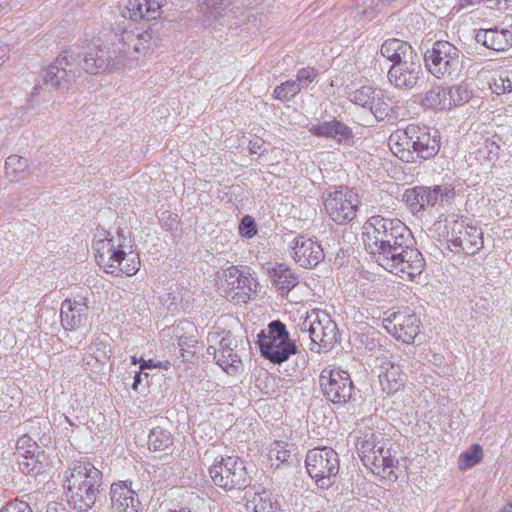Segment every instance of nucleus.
<instances>
[{"label":"nucleus","mask_w":512,"mask_h":512,"mask_svg":"<svg viewBox=\"0 0 512 512\" xmlns=\"http://www.w3.org/2000/svg\"><path fill=\"white\" fill-rule=\"evenodd\" d=\"M20 512H33L28 504L20 503L18 504Z\"/></svg>","instance_id":"nucleus-62"},{"label":"nucleus","mask_w":512,"mask_h":512,"mask_svg":"<svg viewBox=\"0 0 512 512\" xmlns=\"http://www.w3.org/2000/svg\"><path fill=\"white\" fill-rule=\"evenodd\" d=\"M384 321L386 330L403 343H411L419 333V319L414 313L392 312Z\"/></svg>","instance_id":"nucleus-14"},{"label":"nucleus","mask_w":512,"mask_h":512,"mask_svg":"<svg viewBox=\"0 0 512 512\" xmlns=\"http://www.w3.org/2000/svg\"><path fill=\"white\" fill-rule=\"evenodd\" d=\"M7 12V6L6 5H1L0 4V14H3V13H6Z\"/></svg>","instance_id":"nucleus-64"},{"label":"nucleus","mask_w":512,"mask_h":512,"mask_svg":"<svg viewBox=\"0 0 512 512\" xmlns=\"http://www.w3.org/2000/svg\"><path fill=\"white\" fill-rule=\"evenodd\" d=\"M376 95H380V90L371 86H362L350 92L348 98L352 103L369 110Z\"/></svg>","instance_id":"nucleus-37"},{"label":"nucleus","mask_w":512,"mask_h":512,"mask_svg":"<svg viewBox=\"0 0 512 512\" xmlns=\"http://www.w3.org/2000/svg\"><path fill=\"white\" fill-rule=\"evenodd\" d=\"M309 132L317 137L332 138L339 143L346 142L353 137L352 130L336 119L311 124Z\"/></svg>","instance_id":"nucleus-25"},{"label":"nucleus","mask_w":512,"mask_h":512,"mask_svg":"<svg viewBox=\"0 0 512 512\" xmlns=\"http://www.w3.org/2000/svg\"><path fill=\"white\" fill-rule=\"evenodd\" d=\"M421 105L425 109H450V102L447 101L446 90L439 86L433 85L421 99Z\"/></svg>","instance_id":"nucleus-30"},{"label":"nucleus","mask_w":512,"mask_h":512,"mask_svg":"<svg viewBox=\"0 0 512 512\" xmlns=\"http://www.w3.org/2000/svg\"><path fill=\"white\" fill-rule=\"evenodd\" d=\"M110 498L113 512H139L141 509V502L127 481L113 483Z\"/></svg>","instance_id":"nucleus-19"},{"label":"nucleus","mask_w":512,"mask_h":512,"mask_svg":"<svg viewBox=\"0 0 512 512\" xmlns=\"http://www.w3.org/2000/svg\"><path fill=\"white\" fill-rule=\"evenodd\" d=\"M207 354H208V355H213V356H214L215 361L217 362L218 351H217V348H216V347H214V346H209V347L207 348Z\"/></svg>","instance_id":"nucleus-60"},{"label":"nucleus","mask_w":512,"mask_h":512,"mask_svg":"<svg viewBox=\"0 0 512 512\" xmlns=\"http://www.w3.org/2000/svg\"><path fill=\"white\" fill-rule=\"evenodd\" d=\"M269 456L271 459L275 458L281 463L288 462L291 457V450L289 445L285 442L275 441L269 450Z\"/></svg>","instance_id":"nucleus-45"},{"label":"nucleus","mask_w":512,"mask_h":512,"mask_svg":"<svg viewBox=\"0 0 512 512\" xmlns=\"http://www.w3.org/2000/svg\"><path fill=\"white\" fill-rule=\"evenodd\" d=\"M446 230L448 248L454 253L472 256L483 247L481 228L471 225L466 218L447 219Z\"/></svg>","instance_id":"nucleus-7"},{"label":"nucleus","mask_w":512,"mask_h":512,"mask_svg":"<svg viewBox=\"0 0 512 512\" xmlns=\"http://www.w3.org/2000/svg\"><path fill=\"white\" fill-rule=\"evenodd\" d=\"M241 234L245 237L251 238L255 235L256 229L254 221L250 216H245L240 225Z\"/></svg>","instance_id":"nucleus-49"},{"label":"nucleus","mask_w":512,"mask_h":512,"mask_svg":"<svg viewBox=\"0 0 512 512\" xmlns=\"http://www.w3.org/2000/svg\"><path fill=\"white\" fill-rule=\"evenodd\" d=\"M478 2H481V0H460V5L462 7L474 5Z\"/></svg>","instance_id":"nucleus-61"},{"label":"nucleus","mask_w":512,"mask_h":512,"mask_svg":"<svg viewBox=\"0 0 512 512\" xmlns=\"http://www.w3.org/2000/svg\"><path fill=\"white\" fill-rule=\"evenodd\" d=\"M203 4L206 6V9L210 11L211 14L217 16L221 14L226 7L229 6L228 0H202Z\"/></svg>","instance_id":"nucleus-48"},{"label":"nucleus","mask_w":512,"mask_h":512,"mask_svg":"<svg viewBox=\"0 0 512 512\" xmlns=\"http://www.w3.org/2000/svg\"><path fill=\"white\" fill-rule=\"evenodd\" d=\"M10 48L7 44L0 42V65L9 59Z\"/></svg>","instance_id":"nucleus-56"},{"label":"nucleus","mask_w":512,"mask_h":512,"mask_svg":"<svg viewBox=\"0 0 512 512\" xmlns=\"http://www.w3.org/2000/svg\"><path fill=\"white\" fill-rule=\"evenodd\" d=\"M440 149V136L437 130L417 126V134L413 140V151L421 159L427 160L437 155Z\"/></svg>","instance_id":"nucleus-23"},{"label":"nucleus","mask_w":512,"mask_h":512,"mask_svg":"<svg viewBox=\"0 0 512 512\" xmlns=\"http://www.w3.org/2000/svg\"><path fill=\"white\" fill-rule=\"evenodd\" d=\"M16 450L19 456L34 454L37 453L38 451H41L36 441L33 440L28 435H23L21 438L18 439L16 444Z\"/></svg>","instance_id":"nucleus-46"},{"label":"nucleus","mask_w":512,"mask_h":512,"mask_svg":"<svg viewBox=\"0 0 512 512\" xmlns=\"http://www.w3.org/2000/svg\"><path fill=\"white\" fill-rule=\"evenodd\" d=\"M307 472L320 489H329L339 473L337 452L329 447L310 450L305 459Z\"/></svg>","instance_id":"nucleus-8"},{"label":"nucleus","mask_w":512,"mask_h":512,"mask_svg":"<svg viewBox=\"0 0 512 512\" xmlns=\"http://www.w3.org/2000/svg\"><path fill=\"white\" fill-rule=\"evenodd\" d=\"M157 40L155 32L148 29L144 32L123 31L119 38L120 49H127V61L136 58L138 54H145L150 45Z\"/></svg>","instance_id":"nucleus-21"},{"label":"nucleus","mask_w":512,"mask_h":512,"mask_svg":"<svg viewBox=\"0 0 512 512\" xmlns=\"http://www.w3.org/2000/svg\"><path fill=\"white\" fill-rule=\"evenodd\" d=\"M300 331L308 333L314 345L312 351L330 348L336 342V324L322 311L313 310L299 324Z\"/></svg>","instance_id":"nucleus-10"},{"label":"nucleus","mask_w":512,"mask_h":512,"mask_svg":"<svg viewBox=\"0 0 512 512\" xmlns=\"http://www.w3.org/2000/svg\"><path fill=\"white\" fill-rule=\"evenodd\" d=\"M292 257L303 268H313L324 259L322 246L315 240L299 235L290 244Z\"/></svg>","instance_id":"nucleus-17"},{"label":"nucleus","mask_w":512,"mask_h":512,"mask_svg":"<svg viewBox=\"0 0 512 512\" xmlns=\"http://www.w3.org/2000/svg\"><path fill=\"white\" fill-rule=\"evenodd\" d=\"M446 93L447 101L450 102V108L452 106L462 105L468 102L471 98V92L469 91L467 85L463 83L450 87L448 90H446Z\"/></svg>","instance_id":"nucleus-42"},{"label":"nucleus","mask_w":512,"mask_h":512,"mask_svg":"<svg viewBox=\"0 0 512 512\" xmlns=\"http://www.w3.org/2000/svg\"><path fill=\"white\" fill-rule=\"evenodd\" d=\"M141 370H145V369H150V368H156L158 367V364L154 363L153 360H142V363H141Z\"/></svg>","instance_id":"nucleus-57"},{"label":"nucleus","mask_w":512,"mask_h":512,"mask_svg":"<svg viewBox=\"0 0 512 512\" xmlns=\"http://www.w3.org/2000/svg\"><path fill=\"white\" fill-rule=\"evenodd\" d=\"M232 343L233 339L230 336L222 337L219 343V348L217 349L218 355L229 354L228 356H231V353L234 352Z\"/></svg>","instance_id":"nucleus-51"},{"label":"nucleus","mask_w":512,"mask_h":512,"mask_svg":"<svg viewBox=\"0 0 512 512\" xmlns=\"http://www.w3.org/2000/svg\"><path fill=\"white\" fill-rule=\"evenodd\" d=\"M66 474L64 488L69 502L78 511H88L102 492V472L89 461L80 460Z\"/></svg>","instance_id":"nucleus-4"},{"label":"nucleus","mask_w":512,"mask_h":512,"mask_svg":"<svg viewBox=\"0 0 512 512\" xmlns=\"http://www.w3.org/2000/svg\"><path fill=\"white\" fill-rule=\"evenodd\" d=\"M388 80L392 86L399 90H412L418 86L419 81L424 76L421 64V58L409 61L401 66H391L388 70Z\"/></svg>","instance_id":"nucleus-16"},{"label":"nucleus","mask_w":512,"mask_h":512,"mask_svg":"<svg viewBox=\"0 0 512 512\" xmlns=\"http://www.w3.org/2000/svg\"><path fill=\"white\" fill-rule=\"evenodd\" d=\"M503 512H512V504L509 503L503 508Z\"/></svg>","instance_id":"nucleus-63"},{"label":"nucleus","mask_w":512,"mask_h":512,"mask_svg":"<svg viewBox=\"0 0 512 512\" xmlns=\"http://www.w3.org/2000/svg\"><path fill=\"white\" fill-rule=\"evenodd\" d=\"M142 379H141V372H136L135 376H134V382L132 384V388L134 390H137L138 388V385L141 383Z\"/></svg>","instance_id":"nucleus-59"},{"label":"nucleus","mask_w":512,"mask_h":512,"mask_svg":"<svg viewBox=\"0 0 512 512\" xmlns=\"http://www.w3.org/2000/svg\"><path fill=\"white\" fill-rule=\"evenodd\" d=\"M163 0H122L121 14L132 21L156 19L161 12Z\"/></svg>","instance_id":"nucleus-18"},{"label":"nucleus","mask_w":512,"mask_h":512,"mask_svg":"<svg viewBox=\"0 0 512 512\" xmlns=\"http://www.w3.org/2000/svg\"><path fill=\"white\" fill-rule=\"evenodd\" d=\"M452 194V190L445 185H436L433 188L415 186L407 189L403 194V201L409 210L415 214L426 207H433Z\"/></svg>","instance_id":"nucleus-13"},{"label":"nucleus","mask_w":512,"mask_h":512,"mask_svg":"<svg viewBox=\"0 0 512 512\" xmlns=\"http://www.w3.org/2000/svg\"><path fill=\"white\" fill-rule=\"evenodd\" d=\"M91 356L87 353L85 354L83 358V366L86 370L91 371H99V369L103 366V364H96L95 360H91Z\"/></svg>","instance_id":"nucleus-55"},{"label":"nucleus","mask_w":512,"mask_h":512,"mask_svg":"<svg viewBox=\"0 0 512 512\" xmlns=\"http://www.w3.org/2000/svg\"><path fill=\"white\" fill-rule=\"evenodd\" d=\"M264 140L261 138H255L249 142V151L252 154H258L261 155L265 152L264 148Z\"/></svg>","instance_id":"nucleus-52"},{"label":"nucleus","mask_w":512,"mask_h":512,"mask_svg":"<svg viewBox=\"0 0 512 512\" xmlns=\"http://www.w3.org/2000/svg\"><path fill=\"white\" fill-rule=\"evenodd\" d=\"M87 354L91 356V360H95L96 364L104 365L109 360L112 349L106 342L96 341L89 346Z\"/></svg>","instance_id":"nucleus-41"},{"label":"nucleus","mask_w":512,"mask_h":512,"mask_svg":"<svg viewBox=\"0 0 512 512\" xmlns=\"http://www.w3.org/2000/svg\"><path fill=\"white\" fill-rule=\"evenodd\" d=\"M266 271L273 284L281 291L289 292L298 283V275L286 264L267 263Z\"/></svg>","instance_id":"nucleus-26"},{"label":"nucleus","mask_w":512,"mask_h":512,"mask_svg":"<svg viewBox=\"0 0 512 512\" xmlns=\"http://www.w3.org/2000/svg\"><path fill=\"white\" fill-rule=\"evenodd\" d=\"M472 307L471 309L475 311L477 314H483L485 310H487L486 304L487 300L482 298H475L472 300Z\"/></svg>","instance_id":"nucleus-54"},{"label":"nucleus","mask_w":512,"mask_h":512,"mask_svg":"<svg viewBox=\"0 0 512 512\" xmlns=\"http://www.w3.org/2000/svg\"><path fill=\"white\" fill-rule=\"evenodd\" d=\"M160 221L167 230H174L178 225L177 215L169 211L162 212Z\"/></svg>","instance_id":"nucleus-50"},{"label":"nucleus","mask_w":512,"mask_h":512,"mask_svg":"<svg viewBox=\"0 0 512 512\" xmlns=\"http://www.w3.org/2000/svg\"><path fill=\"white\" fill-rule=\"evenodd\" d=\"M363 229L365 250L384 269L408 280L422 273L425 260L415 247L411 230L402 221L375 215Z\"/></svg>","instance_id":"nucleus-1"},{"label":"nucleus","mask_w":512,"mask_h":512,"mask_svg":"<svg viewBox=\"0 0 512 512\" xmlns=\"http://www.w3.org/2000/svg\"><path fill=\"white\" fill-rule=\"evenodd\" d=\"M380 53L384 58L392 62L391 66L398 67L420 57L408 42L396 38L384 41L381 45Z\"/></svg>","instance_id":"nucleus-22"},{"label":"nucleus","mask_w":512,"mask_h":512,"mask_svg":"<svg viewBox=\"0 0 512 512\" xmlns=\"http://www.w3.org/2000/svg\"><path fill=\"white\" fill-rule=\"evenodd\" d=\"M246 508L251 512H276L277 502L272 500L271 494L265 490L255 492L247 499Z\"/></svg>","instance_id":"nucleus-31"},{"label":"nucleus","mask_w":512,"mask_h":512,"mask_svg":"<svg viewBox=\"0 0 512 512\" xmlns=\"http://www.w3.org/2000/svg\"><path fill=\"white\" fill-rule=\"evenodd\" d=\"M358 196L347 188L340 187L324 199V207L329 218L340 225L351 222L356 217Z\"/></svg>","instance_id":"nucleus-12"},{"label":"nucleus","mask_w":512,"mask_h":512,"mask_svg":"<svg viewBox=\"0 0 512 512\" xmlns=\"http://www.w3.org/2000/svg\"><path fill=\"white\" fill-rule=\"evenodd\" d=\"M384 371L379 374V381L388 394L397 392L403 386V372L399 363L395 361L383 362Z\"/></svg>","instance_id":"nucleus-28"},{"label":"nucleus","mask_w":512,"mask_h":512,"mask_svg":"<svg viewBox=\"0 0 512 512\" xmlns=\"http://www.w3.org/2000/svg\"><path fill=\"white\" fill-rule=\"evenodd\" d=\"M173 444L172 434L161 427L150 430L148 435V448L153 451H164Z\"/></svg>","instance_id":"nucleus-35"},{"label":"nucleus","mask_w":512,"mask_h":512,"mask_svg":"<svg viewBox=\"0 0 512 512\" xmlns=\"http://www.w3.org/2000/svg\"><path fill=\"white\" fill-rule=\"evenodd\" d=\"M209 474L214 484L225 491L245 489L250 481L244 460L234 456L216 460Z\"/></svg>","instance_id":"nucleus-9"},{"label":"nucleus","mask_w":512,"mask_h":512,"mask_svg":"<svg viewBox=\"0 0 512 512\" xmlns=\"http://www.w3.org/2000/svg\"><path fill=\"white\" fill-rule=\"evenodd\" d=\"M500 146L494 137L486 138L481 146L474 152L475 159L481 164L493 163L498 159Z\"/></svg>","instance_id":"nucleus-34"},{"label":"nucleus","mask_w":512,"mask_h":512,"mask_svg":"<svg viewBox=\"0 0 512 512\" xmlns=\"http://www.w3.org/2000/svg\"><path fill=\"white\" fill-rule=\"evenodd\" d=\"M464 55L449 41L438 40L424 53L427 70L437 79H456L463 70Z\"/></svg>","instance_id":"nucleus-5"},{"label":"nucleus","mask_w":512,"mask_h":512,"mask_svg":"<svg viewBox=\"0 0 512 512\" xmlns=\"http://www.w3.org/2000/svg\"><path fill=\"white\" fill-rule=\"evenodd\" d=\"M129 50L120 49L114 43L112 48L99 45L88 46L84 53L73 49L65 50L44 71L43 85L48 89L68 87L82 75V68L88 74H98L109 71H119L127 64Z\"/></svg>","instance_id":"nucleus-2"},{"label":"nucleus","mask_w":512,"mask_h":512,"mask_svg":"<svg viewBox=\"0 0 512 512\" xmlns=\"http://www.w3.org/2000/svg\"><path fill=\"white\" fill-rule=\"evenodd\" d=\"M483 458V449L479 444H473L458 458V468L466 471L477 465Z\"/></svg>","instance_id":"nucleus-38"},{"label":"nucleus","mask_w":512,"mask_h":512,"mask_svg":"<svg viewBox=\"0 0 512 512\" xmlns=\"http://www.w3.org/2000/svg\"><path fill=\"white\" fill-rule=\"evenodd\" d=\"M319 381L324 396L334 404H345L352 397L354 386L347 371L324 368Z\"/></svg>","instance_id":"nucleus-11"},{"label":"nucleus","mask_w":512,"mask_h":512,"mask_svg":"<svg viewBox=\"0 0 512 512\" xmlns=\"http://www.w3.org/2000/svg\"><path fill=\"white\" fill-rule=\"evenodd\" d=\"M300 91V84H297L296 81H286L276 86L273 92V97L282 102H287L300 93Z\"/></svg>","instance_id":"nucleus-43"},{"label":"nucleus","mask_w":512,"mask_h":512,"mask_svg":"<svg viewBox=\"0 0 512 512\" xmlns=\"http://www.w3.org/2000/svg\"><path fill=\"white\" fill-rule=\"evenodd\" d=\"M47 463V458L43 451H38L34 454L18 456L17 466L18 469L24 474H40L43 472Z\"/></svg>","instance_id":"nucleus-29"},{"label":"nucleus","mask_w":512,"mask_h":512,"mask_svg":"<svg viewBox=\"0 0 512 512\" xmlns=\"http://www.w3.org/2000/svg\"><path fill=\"white\" fill-rule=\"evenodd\" d=\"M317 70L313 67L302 68L297 72V84H300L301 89L307 87L317 77Z\"/></svg>","instance_id":"nucleus-47"},{"label":"nucleus","mask_w":512,"mask_h":512,"mask_svg":"<svg viewBox=\"0 0 512 512\" xmlns=\"http://www.w3.org/2000/svg\"><path fill=\"white\" fill-rule=\"evenodd\" d=\"M369 111L376 117L378 120H384L385 118L390 116V112H392V103L389 98H386L382 91L380 90V95H376L373 100V104H371Z\"/></svg>","instance_id":"nucleus-40"},{"label":"nucleus","mask_w":512,"mask_h":512,"mask_svg":"<svg viewBox=\"0 0 512 512\" xmlns=\"http://www.w3.org/2000/svg\"><path fill=\"white\" fill-rule=\"evenodd\" d=\"M127 240L121 231H117L116 235L106 230L97 232L93 245L95 258L106 273L119 271L132 276L139 271V256L131 250V245L126 244Z\"/></svg>","instance_id":"nucleus-3"},{"label":"nucleus","mask_w":512,"mask_h":512,"mask_svg":"<svg viewBox=\"0 0 512 512\" xmlns=\"http://www.w3.org/2000/svg\"><path fill=\"white\" fill-rule=\"evenodd\" d=\"M493 86L497 94L512 93V69L502 71L493 80Z\"/></svg>","instance_id":"nucleus-44"},{"label":"nucleus","mask_w":512,"mask_h":512,"mask_svg":"<svg viewBox=\"0 0 512 512\" xmlns=\"http://www.w3.org/2000/svg\"><path fill=\"white\" fill-rule=\"evenodd\" d=\"M28 167V159L19 155H10L5 161V175L10 182H19Z\"/></svg>","instance_id":"nucleus-33"},{"label":"nucleus","mask_w":512,"mask_h":512,"mask_svg":"<svg viewBox=\"0 0 512 512\" xmlns=\"http://www.w3.org/2000/svg\"><path fill=\"white\" fill-rule=\"evenodd\" d=\"M475 39L488 49L501 52L512 47V26L510 29H479Z\"/></svg>","instance_id":"nucleus-24"},{"label":"nucleus","mask_w":512,"mask_h":512,"mask_svg":"<svg viewBox=\"0 0 512 512\" xmlns=\"http://www.w3.org/2000/svg\"><path fill=\"white\" fill-rule=\"evenodd\" d=\"M374 459L372 461H362L363 464L370 468L374 473L380 474L381 472L385 473L387 469H391L395 467V463L398 461L392 456L390 449L384 448L379 449V452L373 453Z\"/></svg>","instance_id":"nucleus-32"},{"label":"nucleus","mask_w":512,"mask_h":512,"mask_svg":"<svg viewBox=\"0 0 512 512\" xmlns=\"http://www.w3.org/2000/svg\"><path fill=\"white\" fill-rule=\"evenodd\" d=\"M226 297L236 302L246 303L255 291V280L240 271L236 266H230L224 271Z\"/></svg>","instance_id":"nucleus-15"},{"label":"nucleus","mask_w":512,"mask_h":512,"mask_svg":"<svg viewBox=\"0 0 512 512\" xmlns=\"http://www.w3.org/2000/svg\"><path fill=\"white\" fill-rule=\"evenodd\" d=\"M0 512H20L18 504H12L0 509Z\"/></svg>","instance_id":"nucleus-58"},{"label":"nucleus","mask_w":512,"mask_h":512,"mask_svg":"<svg viewBox=\"0 0 512 512\" xmlns=\"http://www.w3.org/2000/svg\"><path fill=\"white\" fill-rule=\"evenodd\" d=\"M417 134V125H409L403 131H398L395 135H392L390 141L396 138V148L399 152H402L400 158H404V152L410 153V149H413V140Z\"/></svg>","instance_id":"nucleus-36"},{"label":"nucleus","mask_w":512,"mask_h":512,"mask_svg":"<svg viewBox=\"0 0 512 512\" xmlns=\"http://www.w3.org/2000/svg\"><path fill=\"white\" fill-rule=\"evenodd\" d=\"M386 445L384 437L381 433L366 431L357 441V450L362 461H372L373 453L379 452V449Z\"/></svg>","instance_id":"nucleus-27"},{"label":"nucleus","mask_w":512,"mask_h":512,"mask_svg":"<svg viewBox=\"0 0 512 512\" xmlns=\"http://www.w3.org/2000/svg\"><path fill=\"white\" fill-rule=\"evenodd\" d=\"M490 9L505 10L508 7V0H481Z\"/></svg>","instance_id":"nucleus-53"},{"label":"nucleus","mask_w":512,"mask_h":512,"mask_svg":"<svg viewBox=\"0 0 512 512\" xmlns=\"http://www.w3.org/2000/svg\"><path fill=\"white\" fill-rule=\"evenodd\" d=\"M257 338L262 356L274 364H281L298 352L295 341L280 320L271 321L267 331L262 330Z\"/></svg>","instance_id":"nucleus-6"},{"label":"nucleus","mask_w":512,"mask_h":512,"mask_svg":"<svg viewBox=\"0 0 512 512\" xmlns=\"http://www.w3.org/2000/svg\"><path fill=\"white\" fill-rule=\"evenodd\" d=\"M61 324L65 330L76 331L85 326L88 320V306L85 299H66L62 302Z\"/></svg>","instance_id":"nucleus-20"},{"label":"nucleus","mask_w":512,"mask_h":512,"mask_svg":"<svg viewBox=\"0 0 512 512\" xmlns=\"http://www.w3.org/2000/svg\"><path fill=\"white\" fill-rule=\"evenodd\" d=\"M217 356V364L230 376H236L243 370V363L235 352Z\"/></svg>","instance_id":"nucleus-39"}]
</instances>
